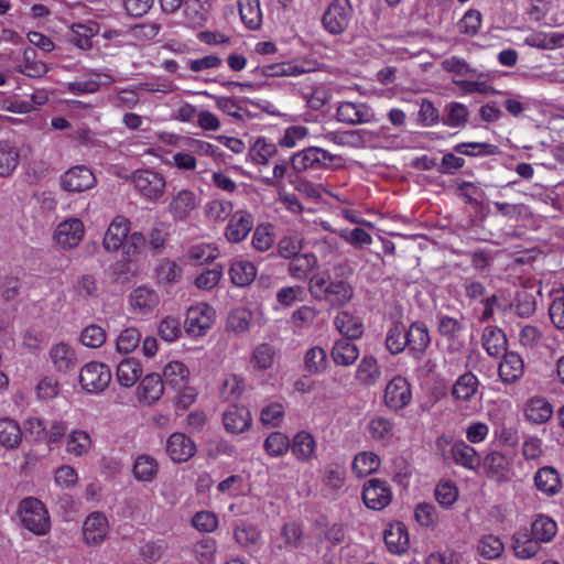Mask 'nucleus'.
<instances>
[{"label": "nucleus", "mask_w": 564, "mask_h": 564, "mask_svg": "<svg viewBox=\"0 0 564 564\" xmlns=\"http://www.w3.org/2000/svg\"><path fill=\"white\" fill-rule=\"evenodd\" d=\"M308 291L319 301H325L334 307L348 304L354 297V288L343 278H332L323 273H316L310 279Z\"/></svg>", "instance_id": "nucleus-1"}, {"label": "nucleus", "mask_w": 564, "mask_h": 564, "mask_svg": "<svg viewBox=\"0 0 564 564\" xmlns=\"http://www.w3.org/2000/svg\"><path fill=\"white\" fill-rule=\"evenodd\" d=\"M128 180L137 196L144 203L156 204L166 193V177L153 169H138Z\"/></svg>", "instance_id": "nucleus-2"}, {"label": "nucleus", "mask_w": 564, "mask_h": 564, "mask_svg": "<svg viewBox=\"0 0 564 564\" xmlns=\"http://www.w3.org/2000/svg\"><path fill=\"white\" fill-rule=\"evenodd\" d=\"M20 523L35 535H46L51 530V518L45 505L29 497L19 505Z\"/></svg>", "instance_id": "nucleus-3"}, {"label": "nucleus", "mask_w": 564, "mask_h": 564, "mask_svg": "<svg viewBox=\"0 0 564 564\" xmlns=\"http://www.w3.org/2000/svg\"><path fill=\"white\" fill-rule=\"evenodd\" d=\"M199 195L187 187L174 191L167 202L166 210L176 223H183L191 218L200 205Z\"/></svg>", "instance_id": "nucleus-4"}, {"label": "nucleus", "mask_w": 564, "mask_h": 564, "mask_svg": "<svg viewBox=\"0 0 564 564\" xmlns=\"http://www.w3.org/2000/svg\"><path fill=\"white\" fill-rule=\"evenodd\" d=\"M216 321L215 308L204 302L192 305L186 311L184 329L191 337H203Z\"/></svg>", "instance_id": "nucleus-5"}, {"label": "nucleus", "mask_w": 564, "mask_h": 564, "mask_svg": "<svg viewBox=\"0 0 564 564\" xmlns=\"http://www.w3.org/2000/svg\"><path fill=\"white\" fill-rule=\"evenodd\" d=\"M110 368L99 361L85 364L79 371V383L87 393L98 394L105 391L111 382Z\"/></svg>", "instance_id": "nucleus-6"}, {"label": "nucleus", "mask_w": 564, "mask_h": 564, "mask_svg": "<svg viewBox=\"0 0 564 564\" xmlns=\"http://www.w3.org/2000/svg\"><path fill=\"white\" fill-rule=\"evenodd\" d=\"M334 154L322 148L308 147L295 152L291 156L290 163L295 172L302 173L306 171L322 170L328 166L334 161Z\"/></svg>", "instance_id": "nucleus-7"}, {"label": "nucleus", "mask_w": 564, "mask_h": 564, "mask_svg": "<svg viewBox=\"0 0 564 564\" xmlns=\"http://www.w3.org/2000/svg\"><path fill=\"white\" fill-rule=\"evenodd\" d=\"M335 116L338 122L349 126L378 121L375 110L362 101H339Z\"/></svg>", "instance_id": "nucleus-8"}, {"label": "nucleus", "mask_w": 564, "mask_h": 564, "mask_svg": "<svg viewBox=\"0 0 564 564\" xmlns=\"http://www.w3.org/2000/svg\"><path fill=\"white\" fill-rule=\"evenodd\" d=\"M412 401V389L408 379L401 375L392 377L383 391L384 405L393 411L406 408Z\"/></svg>", "instance_id": "nucleus-9"}, {"label": "nucleus", "mask_w": 564, "mask_h": 564, "mask_svg": "<svg viewBox=\"0 0 564 564\" xmlns=\"http://www.w3.org/2000/svg\"><path fill=\"white\" fill-rule=\"evenodd\" d=\"M352 7L349 0H333L322 18L323 26L330 34H340L349 25Z\"/></svg>", "instance_id": "nucleus-10"}, {"label": "nucleus", "mask_w": 564, "mask_h": 564, "mask_svg": "<svg viewBox=\"0 0 564 564\" xmlns=\"http://www.w3.org/2000/svg\"><path fill=\"white\" fill-rule=\"evenodd\" d=\"M447 445H451V457L455 464L468 470H476L480 466V458L477 451L466 442H452V440L445 435L437 437V448L444 449Z\"/></svg>", "instance_id": "nucleus-11"}, {"label": "nucleus", "mask_w": 564, "mask_h": 564, "mask_svg": "<svg viewBox=\"0 0 564 564\" xmlns=\"http://www.w3.org/2000/svg\"><path fill=\"white\" fill-rule=\"evenodd\" d=\"M85 236V225L76 217L67 218L57 225L54 240L61 248L72 250L79 246Z\"/></svg>", "instance_id": "nucleus-12"}, {"label": "nucleus", "mask_w": 564, "mask_h": 564, "mask_svg": "<svg viewBox=\"0 0 564 564\" xmlns=\"http://www.w3.org/2000/svg\"><path fill=\"white\" fill-rule=\"evenodd\" d=\"M253 226L252 214L247 209H238L228 218L224 236L228 242L239 243L249 236Z\"/></svg>", "instance_id": "nucleus-13"}, {"label": "nucleus", "mask_w": 564, "mask_h": 564, "mask_svg": "<svg viewBox=\"0 0 564 564\" xmlns=\"http://www.w3.org/2000/svg\"><path fill=\"white\" fill-rule=\"evenodd\" d=\"M362 500L369 509L382 510L392 500L391 488L384 480L372 478L364 486Z\"/></svg>", "instance_id": "nucleus-14"}, {"label": "nucleus", "mask_w": 564, "mask_h": 564, "mask_svg": "<svg viewBox=\"0 0 564 564\" xmlns=\"http://www.w3.org/2000/svg\"><path fill=\"white\" fill-rule=\"evenodd\" d=\"M96 184V176L85 165H77L66 171L61 178V186L67 192L80 193L90 189Z\"/></svg>", "instance_id": "nucleus-15"}, {"label": "nucleus", "mask_w": 564, "mask_h": 564, "mask_svg": "<svg viewBox=\"0 0 564 564\" xmlns=\"http://www.w3.org/2000/svg\"><path fill=\"white\" fill-rule=\"evenodd\" d=\"M482 467L487 477L496 482H507L512 477L511 459L501 452L494 451L487 454Z\"/></svg>", "instance_id": "nucleus-16"}, {"label": "nucleus", "mask_w": 564, "mask_h": 564, "mask_svg": "<svg viewBox=\"0 0 564 564\" xmlns=\"http://www.w3.org/2000/svg\"><path fill=\"white\" fill-rule=\"evenodd\" d=\"M109 533L107 517L98 511L91 512L83 523V538L88 545L101 544Z\"/></svg>", "instance_id": "nucleus-17"}, {"label": "nucleus", "mask_w": 564, "mask_h": 564, "mask_svg": "<svg viewBox=\"0 0 564 564\" xmlns=\"http://www.w3.org/2000/svg\"><path fill=\"white\" fill-rule=\"evenodd\" d=\"M130 231V220L123 216H116L109 224L104 239L102 247L107 252H117L122 248Z\"/></svg>", "instance_id": "nucleus-18"}, {"label": "nucleus", "mask_w": 564, "mask_h": 564, "mask_svg": "<svg viewBox=\"0 0 564 564\" xmlns=\"http://www.w3.org/2000/svg\"><path fill=\"white\" fill-rule=\"evenodd\" d=\"M48 357L53 368L57 372L66 373L77 366L76 350L66 341L53 344L48 350Z\"/></svg>", "instance_id": "nucleus-19"}, {"label": "nucleus", "mask_w": 564, "mask_h": 564, "mask_svg": "<svg viewBox=\"0 0 564 564\" xmlns=\"http://www.w3.org/2000/svg\"><path fill=\"white\" fill-rule=\"evenodd\" d=\"M129 302L135 314L145 316L159 306L160 295L149 286H139L130 293Z\"/></svg>", "instance_id": "nucleus-20"}, {"label": "nucleus", "mask_w": 564, "mask_h": 564, "mask_svg": "<svg viewBox=\"0 0 564 564\" xmlns=\"http://www.w3.org/2000/svg\"><path fill=\"white\" fill-rule=\"evenodd\" d=\"M195 452V443L184 433L175 432L166 441V453L175 463L187 462Z\"/></svg>", "instance_id": "nucleus-21"}, {"label": "nucleus", "mask_w": 564, "mask_h": 564, "mask_svg": "<svg viewBox=\"0 0 564 564\" xmlns=\"http://www.w3.org/2000/svg\"><path fill=\"white\" fill-rule=\"evenodd\" d=\"M290 449L299 462L308 463L316 457V438L308 431H299L290 441Z\"/></svg>", "instance_id": "nucleus-22"}, {"label": "nucleus", "mask_w": 564, "mask_h": 564, "mask_svg": "<svg viewBox=\"0 0 564 564\" xmlns=\"http://www.w3.org/2000/svg\"><path fill=\"white\" fill-rule=\"evenodd\" d=\"M524 373L523 358L516 351H507L498 367L500 380L506 384L519 381Z\"/></svg>", "instance_id": "nucleus-23"}, {"label": "nucleus", "mask_w": 564, "mask_h": 564, "mask_svg": "<svg viewBox=\"0 0 564 564\" xmlns=\"http://www.w3.org/2000/svg\"><path fill=\"white\" fill-rule=\"evenodd\" d=\"M257 273L258 270L254 263L242 257H237L229 263L228 275L231 283L238 288L250 285L254 281Z\"/></svg>", "instance_id": "nucleus-24"}, {"label": "nucleus", "mask_w": 564, "mask_h": 564, "mask_svg": "<svg viewBox=\"0 0 564 564\" xmlns=\"http://www.w3.org/2000/svg\"><path fill=\"white\" fill-rule=\"evenodd\" d=\"M165 386L161 375L152 372L143 377L138 386V400L147 405L158 402L163 393Z\"/></svg>", "instance_id": "nucleus-25"}, {"label": "nucleus", "mask_w": 564, "mask_h": 564, "mask_svg": "<svg viewBox=\"0 0 564 564\" xmlns=\"http://www.w3.org/2000/svg\"><path fill=\"white\" fill-rule=\"evenodd\" d=\"M384 543L390 553L404 554L410 547V535L405 524L402 522L391 523L384 531Z\"/></svg>", "instance_id": "nucleus-26"}, {"label": "nucleus", "mask_w": 564, "mask_h": 564, "mask_svg": "<svg viewBox=\"0 0 564 564\" xmlns=\"http://www.w3.org/2000/svg\"><path fill=\"white\" fill-rule=\"evenodd\" d=\"M431 338L427 327L423 323H413L406 330V347L409 354L415 358L421 359L427 347L430 346Z\"/></svg>", "instance_id": "nucleus-27"}, {"label": "nucleus", "mask_w": 564, "mask_h": 564, "mask_svg": "<svg viewBox=\"0 0 564 564\" xmlns=\"http://www.w3.org/2000/svg\"><path fill=\"white\" fill-rule=\"evenodd\" d=\"M161 378L169 389H181L189 383L191 371L184 362L172 360L163 367Z\"/></svg>", "instance_id": "nucleus-28"}, {"label": "nucleus", "mask_w": 564, "mask_h": 564, "mask_svg": "<svg viewBox=\"0 0 564 564\" xmlns=\"http://www.w3.org/2000/svg\"><path fill=\"white\" fill-rule=\"evenodd\" d=\"M381 133V130L378 131H371L367 129H359L355 131H347L343 133L337 132H328L325 134V138L338 145H359V144H367L372 141H375L379 134Z\"/></svg>", "instance_id": "nucleus-29"}, {"label": "nucleus", "mask_w": 564, "mask_h": 564, "mask_svg": "<svg viewBox=\"0 0 564 564\" xmlns=\"http://www.w3.org/2000/svg\"><path fill=\"white\" fill-rule=\"evenodd\" d=\"M302 528L296 522H289L281 528L279 535L273 540V547L293 552L302 545Z\"/></svg>", "instance_id": "nucleus-30"}, {"label": "nucleus", "mask_w": 564, "mask_h": 564, "mask_svg": "<svg viewBox=\"0 0 564 564\" xmlns=\"http://www.w3.org/2000/svg\"><path fill=\"white\" fill-rule=\"evenodd\" d=\"M251 413L247 408L231 405L224 413V426L227 432L238 434L249 429L251 425Z\"/></svg>", "instance_id": "nucleus-31"}, {"label": "nucleus", "mask_w": 564, "mask_h": 564, "mask_svg": "<svg viewBox=\"0 0 564 564\" xmlns=\"http://www.w3.org/2000/svg\"><path fill=\"white\" fill-rule=\"evenodd\" d=\"M367 431L369 437L383 446L390 445L394 438V424L384 416H375L370 419Z\"/></svg>", "instance_id": "nucleus-32"}, {"label": "nucleus", "mask_w": 564, "mask_h": 564, "mask_svg": "<svg viewBox=\"0 0 564 564\" xmlns=\"http://www.w3.org/2000/svg\"><path fill=\"white\" fill-rule=\"evenodd\" d=\"M552 415L553 406L545 398L533 397L524 405V417L533 424L545 423Z\"/></svg>", "instance_id": "nucleus-33"}, {"label": "nucleus", "mask_w": 564, "mask_h": 564, "mask_svg": "<svg viewBox=\"0 0 564 564\" xmlns=\"http://www.w3.org/2000/svg\"><path fill=\"white\" fill-rule=\"evenodd\" d=\"M381 378V368L378 360L373 356H365L359 361L355 379L361 386L372 387L378 383Z\"/></svg>", "instance_id": "nucleus-34"}, {"label": "nucleus", "mask_w": 564, "mask_h": 564, "mask_svg": "<svg viewBox=\"0 0 564 564\" xmlns=\"http://www.w3.org/2000/svg\"><path fill=\"white\" fill-rule=\"evenodd\" d=\"M334 324L336 329L347 339H358L364 334L362 321L348 311L339 312L334 319Z\"/></svg>", "instance_id": "nucleus-35"}, {"label": "nucleus", "mask_w": 564, "mask_h": 564, "mask_svg": "<svg viewBox=\"0 0 564 564\" xmlns=\"http://www.w3.org/2000/svg\"><path fill=\"white\" fill-rule=\"evenodd\" d=\"M234 213L232 202L224 198H212L204 205V216L213 224H224Z\"/></svg>", "instance_id": "nucleus-36"}, {"label": "nucleus", "mask_w": 564, "mask_h": 564, "mask_svg": "<svg viewBox=\"0 0 564 564\" xmlns=\"http://www.w3.org/2000/svg\"><path fill=\"white\" fill-rule=\"evenodd\" d=\"M98 23L89 21L87 23H75L70 28L69 40L80 50H89L93 46V37L99 34Z\"/></svg>", "instance_id": "nucleus-37"}, {"label": "nucleus", "mask_w": 564, "mask_h": 564, "mask_svg": "<svg viewBox=\"0 0 564 564\" xmlns=\"http://www.w3.org/2000/svg\"><path fill=\"white\" fill-rule=\"evenodd\" d=\"M91 446L93 438L85 430L75 429L66 435L65 451L72 456L82 457L89 453Z\"/></svg>", "instance_id": "nucleus-38"}, {"label": "nucleus", "mask_w": 564, "mask_h": 564, "mask_svg": "<svg viewBox=\"0 0 564 564\" xmlns=\"http://www.w3.org/2000/svg\"><path fill=\"white\" fill-rule=\"evenodd\" d=\"M508 340L505 332L497 326H488L482 334V346L491 357L507 352Z\"/></svg>", "instance_id": "nucleus-39"}, {"label": "nucleus", "mask_w": 564, "mask_h": 564, "mask_svg": "<svg viewBox=\"0 0 564 564\" xmlns=\"http://www.w3.org/2000/svg\"><path fill=\"white\" fill-rule=\"evenodd\" d=\"M142 366L134 358H126L117 366L116 378L123 388L133 387L142 376Z\"/></svg>", "instance_id": "nucleus-40"}, {"label": "nucleus", "mask_w": 564, "mask_h": 564, "mask_svg": "<svg viewBox=\"0 0 564 564\" xmlns=\"http://www.w3.org/2000/svg\"><path fill=\"white\" fill-rule=\"evenodd\" d=\"M479 389V380L471 372L460 375L452 387V395L457 401H470Z\"/></svg>", "instance_id": "nucleus-41"}, {"label": "nucleus", "mask_w": 564, "mask_h": 564, "mask_svg": "<svg viewBox=\"0 0 564 564\" xmlns=\"http://www.w3.org/2000/svg\"><path fill=\"white\" fill-rule=\"evenodd\" d=\"M235 541L249 552L258 551L261 545V533L250 523H240L234 528Z\"/></svg>", "instance_id": "nucleus-42"}, {"label": "nucleus", "mask_w": 564, "mask_h": 564, "mask_svg": "<svg viewBox=\"0 0 564 564\" xmlns=\"http://www.w3.org/2000/svg\"><path fill=\"white\" fill-rule=\"evenodd\" d=\"M182 276V265L177 261L167 258L162 259L154 270V278L162 285L176 284L181 281Z\"/></svg>", "instance_id": "nucleus-43"}, {"label": "nucleus", "mask_w": 564, "mask_h": 564, "mask_svg": "<svg viewBox=\"0 0 564 564\" xmlns=\"http://www.w3.org/2000/svg\"><path fill=\"white\" fill-rule=\"evenodd\" d=\"M240 19L249 30H258L262 24L260 0H237Z\"/></svg>", "instance_id": "nucleus-44"}, {"label": "nucleus", "mask_w": 564, "mask_h": 564, "mask_svg": "<svg viewBox=\"0 0 564 564\" xmlns=\"http://www.w3.org/2000/svg\"><path fill=\"white\" fill-rule=\"evenodd\" d=\"M359 357L357 345L348 339L336 340L332 348V358L337 366L349 367L356 362Z\"/></svg>", "instance_id": "nucleus-45"}, {"label": "nucleus", "mask_w": 564, "mask_h": 564, "mask_svg": "<svg viewBox=\"0 0 564 564\" xmlns=\"http://www.w3.org/2000/svg\"><path fill=\"white\" fill-rule=\"evenodd\" d=\"M381 465L380 457L373 452L358 453L351 464V470L358 478L367 477L376 473Z\"/></svg>", "instance_id": "nucleus-46"}, {"label": "nucleus", "mask_w": 564, "mask_h": 564, "mask_svg": "<svg viewBox=\"0 0 564 564\" xmlns=\"http://www.w3.org/2000/svg\"><path fill=\"white\" fill-rule=\"evenodd\" d=\"M20 163V150L11 142H0V177H9Z\"/></svg>", "instance_id": "nucleus-47"}, {"label": "nucleus", "mask_w": 564, "mask_h": 564, "mask_svg": "<svg viewBox=\"0 0 564 564\" xmlns=\"http://www.w3.org/2000/svg\"><path fill=\"white\" fill-rule=\"evenodd\" d=\"M534 484L536 488L547 495H555L561 488V480L557 471L553 467H542L534 476Z\"/></svg>", "instance_id": "nucleus-48"}, {"label": "nucleus", "mask_w": 564, "mask_h": 564, "mask_svg": "<svg viewBox=\"0 0 564 564\" xmlns=\"http://www.w3.org/2000/svg\"><path fill=\"white\" fill-rule=\"evenodd\" d=\"M22 442V431L17 421L0 419V444L7 449L17 448Z\"/></svg>", "instance_id": "nucleus-49"}, {"label": "nucleus", "mask_w": 564, "mask_h": 564, "mask_svg": "<svg viewBox=\"0 0 564 564\" xmlns=\"http://www.w3.org/2000/svg\"><path fill=\"white\" fill-rule=\"evenodd\" d=\"M317 258L313 253H300L290 259L289 274L296 280H304L316 267Z\"/></svg>", "instance_id": "nucleus-50"}, {"label": "nucleus", "mask_w": 564, "mask_h": 564, "mask_svg": "<svg viewBox=\"0 0 564 564\" xmlns=\"http://www.w3.org/2000/svg\"><path fill=\"white\" fill-rule=\"evenodd\" d=\"M115 78L109 74H96V78L66 84V90L75 95L96 93L101 85H109Z\"/></svg>", "instance_id": "nucleus-51"}, {"label": "nucleus", "mask_w": 564, "mask_h": 564, "mask_svg": "<svg viewBox=\"0 0 564 564\" xmlns=\"http://www.w3.org/2000/svg\"><path fill=\"white\" fill-rule=\"evenodd\" d=\"M276 153L275 143L268 141L265 138H258L250 149L249 156L252 163L267 165Z\"/></svg>", "instance_id": "nucleus-52"}, {"label": "nucleus", "mask_w": 564, "mask_h": 564, "mask_svg": "<svg viewBox=\"0 0 564 564\" xmlns=\"http://www.w3.org/2000/svg\"><path fill=\"white\" fill-rule=\"evenodd\" d=\"M557 532L556 522L545 516H539L531 525L532 539L538 543L550 542Z\"/></svg>", "instance_id": "nucleus-53"}, {"label": "nucleus", "mask_w": 564, "mask_h": 564, "mask_svg": "<svg viewBox=\"0 0 564 564\" xmlns=\"http://www.w3.org/2000/svg\"><path fill=\"white\" fill-rule=\"evenodd\" d=\"M159 464L150 455L142 454L137 456L133 464V476L139 481H151L158 474Z\"/></svg>", "instance_id": "nucleus-54"}, {"label": "nucleus", "mask_w": 564, "mask_h": 564, "mask_svg": "<svg viewBox=\"0 0 564 564\" xmlns=\"http://www.w3.org/2000/svg\"><path fill=\"white\" fill-rule=\"evenodd\" d=\"M328 366L327 352L319 346L310 348L304 356V367L312 375L323 373Z\"/></svg>", "instance_id": "nucleus-55"}, {"label": "nucleus", "mask_w": 564, "mask_h": 564, "mask_svg": "<svg viewBox=\"0 0 564 564\" xmlns=\"http://www.w3.org/2000/svg\"><path fill=\"white\" fill-rule=\"evenodd\" d=\"M216 489L223 499L243 496L247 490L245 479L240 475H231L225 478L217 485Z\"/></svg>", "instance_id": "nucleus-56"}, {"label": "nucleus", "mask_w": 564, "mask_h": 564, "mask_svg": "<svg viewBox=\"0 0 564 564\" xmlns=\"http://www.w3.org/2000/svg\"><path fill=\"white\" fill-rule=\"evenodd\" d=\"M308 72L302 63L283 62L271 64L263 68V73L271 77H296Z\"/></svg>", "instance_id": "nucleus-57"}, {"label": "nucleus", "mask_w": 564, "mask_h": 564, "mask_svg": "<svg viewBox=\"0 0 564 564\" xmlns=\"http://www.w3.org/2000/svg\"><path fill=\"white\" fill-rule=\"evenodd\" d=\"M274 240L273 226L269 223H264L256 227L252 234L251 245L257 251L264 252L272 248Z\"/></svg>", "instance_id": "nucleus-58"}, {"label": "nucleus", "mask_w": 564, "mask_h": 564, "mask_svg": "<svg viewBox=\"0 0 564 564\" xmlns=\"http://www.w3.org/2000/svg\"><path fill=\"white\" fill-rule=\"evenodd\" d=\"M560 33L557 32H533L525 36L524 44L535 48L554 50L561 44Z\"/></svg>", "instance_id": "nucleus-59"}, {"label": "nucleus", "mask_w": 564, "mask_h": 564, "mask_svg": "<svg viewBox=\"0 0 564 564\" xmlns=\"http://www.w3.org/2000/svg\"><path fill=\"white\" fill-rule=\"evenodd\" d=\"M386 347L392 355L401 354L406 347V330L403 325L394 324L386 336Z\"/></svg>", "instance_id": "nucleus-60"}, {"label": "nucleus", "mask_w": 564, "mask_h": 564, "mask_svg": "<svg viewBox=\"0 0 564 564\" xmlns=\"http://www.w3.org/2000/svg\"><path fill=\"white\" fill-rule=\"evenodd\" d=\"M285 415L284 405L281 402H270L260 412V421L264 426L279 427Z\"/></svg>", "instance_id": "nucleus-61"}, {"label": "nucleus", "mask_w": 564, "mask_h": 564, "mask_svg": "<svg viewBox=\"0 0 564 564\" xmlns=\"http://www.w3.org/2000/svg\"><path fill=\"white\" fill-rule=\"evenodd\" d=\"M265 453L271 457H281L290 449V440L282 432H272L263 444Z\"/></svg>", "instance_id": "nucleus-62"}, {"label": "nucleus", "mask_w": 564, "mask_h": 564, "mask_svg": "<svg viewBox=\"0 0 564 564\" xmlns=\"http://www.w3.org/2000/svg\"><path fill=\"white\" fill-rule=\"evenodd\" d=\"M444 123L451 128L465 126L468 119L467 107L460 102H449L444 109Z\"/></svg>", "instance_id": "nucleus-63"}, {"label": "nucleus", "mask_w": 564, "mask_h": 564, "mask_svg": "<svg viewBox=\"0 0 564 564\" xmlns=\"http://www.w3.org/2000/svg\"><path fill=\"white\" fill-rule=\"evenodd\" d=\"M252 313L248 308L238 307L232 310L227 318V326L237 334L247 332L250 328Z\"/></svg>", "instance_id": "nucleus-64"}]
</instances>
